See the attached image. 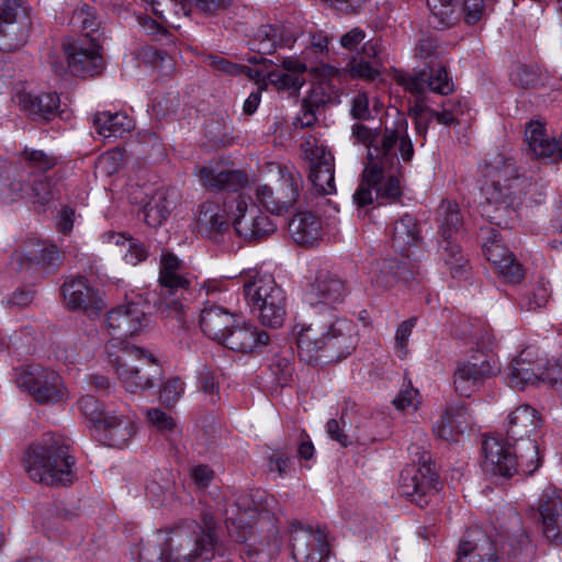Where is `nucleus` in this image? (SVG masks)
<instances>
[{"instance_id":"nucleus-1","label":"nucleus","mask_w":562,"mask_h":562,"mask_svg":"<svg viewBox=\"0 0 562 562\" xmlns=\"http://www.w3.org/2000/svg\"><path fill=\"white\" fill-rule=\"evenodd\" d=\"M216 522L212 516H205L203 527L198 526L199 535L189 527H176L159 531L138 550L139 562H192L200 558L210 561L216 551Z\"/></svg>"},{"instance_id":"nucleus-2","label":"nucleus","mask_w":562,"mask_h":562,"mask_svg":"<svg viewBox=\"0 0 562 562\" xmlns=\"http://www.w3.org/2000/svg\"><path fill=\"white\" fill-rule=\"evenodd\" d=\"M297 353L308 364L329 363L348 357L357 345L356 325L346 318L316 319L293 326Z\"/></svg>"},{"instance_id":"nucleus-3","label":"nucleus","mask_w":562,"mask_h":562,"mask_svg":"<svg viewBox=\"0 0 562 562\" xmlns=\"http://www.w3.org/2000/svg\"><path fill=\"white\" fill-rule=\"evenodd\" d=\"M76 463L70 439L54 432L44 434L32 442L23 457V468L30 479L47 486L71 485Z\"/></svg>"},{"instance_id":"nucleus-4","label":"nucleus","mask_w":562,"mask_h":562,"mask_svg":"<svg viewBox=\"0 0 562 562\" xmlns=\"http://www.w3.org/2000/svg\"><path fill=\"white\" fill-rule=\"evenodd\" d=\"M482 453V468L493 475L510 477L518 468L522 473L532 475L540 467L538 445L529 437L512 445L502 437L485 436Z\"/></svg>"},{"instance_id":"nucleus-5","label":"nucleus","mask_w":562,"mask_h":562,"mask_svg":"<svg viewBox=\"0 0 562 562\" xmlns=\"http://www.w3.org/2000/svg\"><path fill=\"white\" fill-rule=\"evenodd\" d=\"M351 134L357 142L367 146L368 165L375 162L397 167L398 154L404 161H409L414 155L407 122L404 119L396 120L393 127H385L382 135L362 123L355 124Z\"/></svg>"},{"instance_id":"nucleus-6","label":"nucleus","mask_w":562,"mask_h":562,"mask_svg":"<svg viewBox=\"0 0 562 562\" xmlns=\"http://www.w3.org/2000/svg\"><path fill=\"white\" fill-rule=\"evenodd\" d=\"M244 294L261 325L270 328L283 325L286 316V296L272 274L256 272L245 281Z\"/></svg>"},{"instance_id":"nucleus-7","label":"nucleus","mask_w":562,"mask_h":562,"mask_svg":"<svg viewBox=\"0 0 562 562\" xmlns=\"http://www.w3.org/2000/svg\"><path fill=\"white\" fill-rule=\"evenodd\" d=\"M108 355L117 379L131 393L150 389L161 378V369L156 359L140 348L124 346L114 352L108 347Z\"/></svg>"},{"instance_id":"nucleus-8","label":"nucleus","mask_w":562,"mask_h":562,"mask_svg":"<svg viewBox=\"0 0 562 562\" xmlns=\"http://www.w3.org/2000/svg\"><path fill=\"white\" fill-rule=\"evenodd\" d=\"M190 279L187 277L184 266L175 255L166 252L161 256L159 268L160 292L154 302L164 317L176 318L183 322L186 304L188 301Z\"/></svg>"},{"instance_id":"nucleus-9","label":"nucleus","mask_w":562,"mask_h":562,"mask_svg":"<svg viewBox=\"0 0 562 562\" xmlns=\"http://www.w3.org/2000/svg\"><path fill=\"white\" fill-rule=\"evenodd\" d=\"M408 452L412 464L401 472L398 490L402 496L424 507L438 492V475L424 446L412 445Z\"/></svg>"},{"instance_id":"nucleus-10","label":"nucleus","mask_w":562,"mask_h":562,"mask_svg":"<svg viewBox=\"0 0 562 562\" xmlns=\"http://www.w3.org/2000/svg\"><path fill=\"white\" fill-rule=\"evenodd\" d=\"M394 80L405 91L416 95V102L409 109V114L416 120H419L424 113L429 115V110H431L425 104V92L427 90L441 95H447L454 90L453 81L443 66H429L413 74L396 71Z\"/></svg>"},{"instance_id":"nucleus-11","label":"nucleus","mask_w":562,"mask_h":562,"mask_svg":"<svg viewBox=\"0 0 562 562\" xmlns=\"http://www.w3.org/2000/svg\"><path fill=\"white\" fill-rule=\"evenodd\" d=\"M397 167L385 164L367 165L362 179L352 195L353 202L359 207L373 203L374 199L394 202L401 198L402 190L400 179L395 175Z\"/></svg>"},{"instance_id":"nucleus-12","label":"nucleus","mask_w":562,"mask_h":562,"mask_svg":"<svg viewBox=\"0 0 562 562\" xmlns=\"http://www.w3.org/2000/svg\"><path fill=\"white\" fill-rule=\"evenodd\" d=\"M63 46L67 65L55 57L50 60L52 68L57 75L61 76L69 71L74 76L86 77L100 72L102 56L95 42L88 38L67 41Z\"/></svg>"},{"instance_id":"nucleus-13","label":"nucleus","mask_w":562,"mask_h":562,"mask_svg":"<svg viewBox=\"0 0 562 562\" xmlns=\"http://www.w3.org/2000/svg\"><path fill=\"white\" fill-rule=\"evenodd\" d=\"M501 371L499 362L492 350H476L469 360L460 363L454 371V387L462 396H470L487 379Z\"/></svg>"},{"instance_id":"nucleus-14","label":"nucleus","mask_w":562,"mask_h":562,"mask_svg":"<svg viewBox=\"0 0 562 562\" xmlns=\"http://www.w3.org/2000/svg\"><path fill=\"white\" fill-rule=\"evenodd\" d=\"M15 383L41 404L57 403L66 394L60 375L55 370L41 367L21 369L16 373Z\"/></svg>"},{"instance_id":"nucleus-15","label":"nucleus","mask_w":562,"mask_h":562,"mask_svg":"<svg viewBox=\"0 0 562 562\" xmlns=\"http://www.w3.org/2000/svg\"><path fill=\"white\" fill-rule=\"evenodd\" d=\"M232 215L236 234L245 240H257L276 232L277 225L270 217L243 196L236 199Z\"/></svg>"},{"instance_id":"nucleus-16","label":"nucleus","mask_w":562,"mask_h":562,"mask_svg":"<svg viewBox=\"0 0 562 562\" xmlns=\"http://www.w3.org/2000/svg\"><path fill=\"white\" fill-rule=\"evenodd\" d=\"M61 294L66 307L74 312L82 311L89 316H95L105 307L103 293L92 288L83 277L65 281Z\"/></svg>"},{"instance_id":"nucleus-17","label":"nucleus","mask_w":562,"mask_h":562,"mask_svg":"<svg viewBox=\"0 0 562 562\" xmlns=\"http://www.w3.org/2000/svg\"><path fill=\"white\" fill-rule=\"evenodd\" d=\"M195 175L203 188L214 192H237L248 183L246 172L223 162L199 166L195 168Z\"/></svg>"},{"instance_id":"nucleus-18","label":"nucleus","mask_w":562,"mask_h":562,"mask_svg":"<svg viewBox=\"0 0 562 562\" xmlns=\"http://www.w3.org/2000/svg\"><path fill=\"white\" fill-rule=\"evenodd\" d=\"M306 158L310 161L308 179L321 194L336 192L334 157L323 145L316 142H306L303 145Z\"/></svg>"},{"instance_id":"nucleus-19","label":"nucleus","mask_w":562,"mask_h":562,"mask_svg":"<svg viewBox=\"0 0 562 562\" xmlns=\"http://www.w3.org/2000/svg\"><path fill=\"white\" fill-rule=\"evenodd\" d=\"M105 324L114 339H123L139 334L148 327L149 319L137 303H127L111 310Z\"/></svg>"},{"instance_id":"nucleus-20","label":"nucleus","mask_w":562,"mask_h":562,"mask_svg":"<svg viewBox=\"0 0 562 562\" xmlns=\"http://www.w3.org/2000/svg\"><path fill=\"white\" fill-rule=\"evenodd\" d=\"M226 527L231 537L237 542H246L251 538L252 525L251 520L256 515L259 518H269L268 510L261 509L254 499L247 495L240 497L237 504L225 510Z\"/></svg>"},{"instance_id":"nucleus-21","label":"nucleus","mask_w":562,"mask_h":562,"mask_svg":"<svg viewBox=\"0 0 562 562\" xmlns=\"http://www.w3.org/2000/svg\"><path fill=\"white\" fill-rule=\"evenodd\" d=\"M488 236L483 243V251L487 260L496 268L506 282L518 283L524 276L520 263L505 247L495 228L487 231Z\"/></svg>"},{"instance_id":"nucleus-22","label":"nucleus","mask_w":562,"mask_h":562,"mask_svg":"<svg viewBox=\"0 0 562 562\" xmlns=\"http://www.w3.org/2000/svg\"><path fill=\"white\" fill-rule=\"evenodd\" d=\"M514 191L510 184L502 186L499 181H494L481 189L480 209L483 217L492 224L502 226V217L514 212Z\"/></svg>"},{"instance_id":"nucleus-23","label":"nucleus","mask_w":562,"mask_h":562,"mask_svg":"<svg viewBox=\"0 0 562 562\" xmlns=\"http://www.w3.org/2000/svg\"><path fill=\"white\" fill-rule=\"evenodd\" d=\"M292 557L296 562H322L329 548L321 530L295 527L291 531Z\"/></svg>"},{"instance_id":"nucleus-24","label":"nucleus","mask_w":562,"mask_h":562,"mask_svg":"<svg viewBox=\"0 0 562 562\" xmlns=\"http://www.w3.org/2000/svg\"><path fill=\"white\" fill-rule=\"evenodd\" d=\"M346 295V283L338 274L319 270L305 292V300L311 305H334L341 303Z\"/></svg>"},{"instance_id":"nucleus-25","label":"nucleus","mask_w":562,"mask_h":562,"mask_svg":"<svg viewBox=\"0 0 562 562\" xmlns=\"http://www.w3.org/2000/svg\"><path fill=\"white\" fill-rule=\"evenodd\" d=\"M454 562H499V557L488 536L479 528H472L460 539Z\"/></svg>"},{"instance_id":"nucleus-26","label":"nucleus","mask_w":562,"mask_h":562,"mask_svg":"<svg viewBox=\"0 0 562 562\" xmlns=\"http://www.w3.org/2000/svg\"><path fill=\"white\" fill-rule=\"evenodd\" d=\"M538 513L543 536L553 543L562 544V490L546 488L539 499Z\"/></svg>"},{"instance_id":"nucleus-27","label":"nucleus","mask_w":562,"mask_h":562,"mask_svg":"<svg viewBox=\"0 0 562 562\" xmlns=\"http://www.w3.org/2000/svg\"><path fill=\"white\" fill-rule=\"evenodd\" d=\"M269 341V335L256 325L235 323L221 345L236 352L252 353L259 352Z\"/></svg>"},{"instance_id":"nucleus-28","label":"nucleus","mask_w":562,"mask_h":562,"mask_svg":"<svg viewBox=\"0 0 562 562\" xmlns=\"http://www.w3.org/2000/svg\"><path fill=\"white\" fill-rule=\"evenodd\" d=\"M234 324L235 315L223 306L206 304L201 311L199 319L201 330L218 344H222Z\"/></svg>"},{"instance_id":"nucleus-29","label":"nucleus","mask_w":562,"mask_h":562,"mask_svg":"<svg viewBox=\"0 0 562 562\" xmlns=\"http://www.w3.org/2000/svg\"><path fill=\"white\" fill-rule=\"evenodd\" d=\"M526 142L532 155L541 160L557 161L562 158V132L560 138H549L539 122H531L525 132Z\"/></svg>"},{"instance_id":"nucleus-30","label":"nucleus","mask_w":562,"mask_h":562,"mask_svg":"<svg viewBox=\"0 0 562 562\" xmlns=\"http://www.w3.org/2000/svg\"><path fill=\"white\" fill-rule=\"evenodd\" d=\"M306 65L296 57L282 59L281 69L268 71V81L278 90L297 91L305 83Z\"/></svg>"},{"instance_id":"nucleus-31","label":"nucleus","mask_w":562,"mask_h":562,"mask_svg":"<svg viewBox=\"0 0 562 562\" xmlns=\"http://www.w3.org/2000/svg\"><path fill=\"white\" fill-rule=\"evenodd\" d=\"M293 240L304 247L315 246L323 237L321 220L311 212H302L294 215L288 225Z\"/></svg>"},{"instance_id":"nucleus-32","label":"nucleus","mask_w":562,"mask_h":562,"mask_svg":"<svg viewBox=\"0 0 562 562\" xmlns=\"http://www.w3.org/2000/svg\"><path fill=\"white\" fill-rule=\"evenodd\" d=\"M60 100L56 93H21L19 105L21 110L35 121H49L58 113Z\"/></svg>"},{"instance_id":"nucleus-33","label":"nucleus","mask_w":562,"mask_h":562,"mask_svg":"<svg viewBox=\"0 0 562 562\" xmlns=\"http://www.w3.org/2000/svg\"><path fill=\"white\" fill-rule=\"evenodd\" d=\"M177 204V194L170 190H158L143 207L144 221L157 227L166 221Z\"/></svg>"},{"instance_id":"nucleus-34","label":"nucleus","mask_w":562,"mask_h":562,"mask_svg":"<svg viewBox=\"0 0 562 562\" xmlns=\"http://www.w3.org/2000/svg\"><path fill=\"white\" fill-rule=\"evenodd\" d=\"M97 133L104 137H121L134 127L133 120L123 112H99L93 117Z\"/></svg>"},{"instance_id":"nucleus-35","label":"nucleus","mask_w":562,"mask_h":562,"mask_svg":"<svg viewBox=\"0 0 562 562\" xmlns=\"http://www.w3.org/2000/svg\"><path fill=\"white\" fill-rule=\"evenodd\" d=\"M91 436L108 447H122L135 432V424H91Z\"/></svg>"},{"instance_id":"nucleus-36","label":"nucleus","mask_w":562,"mask_h":562,"mask_svg":"<svg viewBox=\"0 0 562 562\" xmlns=\"http://www.w3.org/2000/svg\"><path fill=\"white\" fill-rule=\"evenodd\" d=\"M144 4L149 5L151 12L161 23L167 26L178 29L177 23L180 18L190 14V8L184 0H140Z\"/></svg>"},{"instance_id":"nucleus-37","label":"nucleus","mask_w":562,"mask_h":562,"mask_svg":"<svg viewBox=\"0 0 562 562\" xmlns=\"http://www.w3.org/2000/svg\"><path fill=\"white\" fill-rule=\"evenodd\" d=\"M393 247L401 254L408 257L412 246H415L419 239V228L417 221L409 214L403 215L393 228Z\"/></svg>"},{"instance_id":"nucleus-38","label":"nucleus","mask_w":562,"mask_h":562,"mask_svg":"<svg viewBox=\"0 0 562 562\" xmlns=\"http://www.w3.org/2000/svg\"><path fill=\"white\" fill-rule=\"evenodd\" d=\"M280 179L274 188L279 215L288 212L296 202L301 178L286 169H279Z\"/></svg>"},{"instance_id":"nucleus-39","label":"nucleus","mask_w":562,"mask_h":562,"mask_svg":"<svg viewBox=\"0 0 562 562\" xmlns=\"http://www.w3.org/2000/svg\"><path fill=\"white\" fill-rule=\"evenodd\" d=\"M198 227L203 234H221L228 228L226 215L220 204L204 202L199 212Z\"/></svg>"},{"instance_id":"nucleus-40","label":"nucleus","mask_w":562,"mask_h":562,"mask_svg":"<svg viewBox=\"0 0 562 562\" xmlns=\"http://www.w3.org/2000/svg\"><path fill=\"white\" fill-rule=\"evenodd\" d=\"M411 274L406 266L401 265L397 260H382L376 263L372 282L378 288L390 289L400 280L407 281Z\"/></svg>"},{"instance_id":"nucleus-41","label":"nucleus","mask_w":562,"mask_h":562,"mask_svg":"<svg viewBox=\"0 0 562 562\" xmlns=\"http://www.w3.org/2000/svg\"><path fill=\"white\" fill-rule=\"evenodd\" d=\"M438 216L440 218L439 231L443 238V243L451 241L452 235L458 233L462 225V217L457 203L443 200L438 207Z\"/></svg>"},{"instance_id":"nucleus-42","label":"nucleus","mask_w":562,"mask_h":562,"mask_svg":"<svg viewBox=\"0 0 562 562\" xmlns=\"http://www.w3.org/2000/svg\"><path fill=\"white\" fill-rule=\"evenodd\" d=\"M77 409L79 411L81 417L88 422H122V419L131 422L132 418L135 417L130 415L116 416L104 413L102 404L91 395L82 396L77 402Z\"/></svg>"},{"instance_id":"nucleus-43","label":"nucleus","mask_w":562,"mask_h":562,"mask_svg":"<svg viewBox=\"0 0 562 562\" xmlns=\"http://www.w3.org/2000/svg\"><path fill=\"white\" fill-rule=\"evenodd\" d=\"M27 38V21L0 22V48L3 50H15L20 48Z\"/></svg>"},{"instance_id":"nucleus-44","label":"nucleus","mask_w":562,"mask_h":562,"mask_svg":"<svg viewBox=\"0 0 562 562\" xmlns=\"http://www.w3.org/2000/svg\"><path fill=\"white\" fill-rule=\"evenodd\" d=\"M508 382L513 387L524 389L539 381L531 363L524 359H515L509 366Z\"/></svg>"},{"instance_id":"nucleus-45","label":"nucleus","mask_w":562,"mask_h":562,"mask_svg":"<svg viewBox=\"0 0 562 562\" xmlns=\"http://www.w3.org/2000/svg\"><path fill=\"white\" fill-rule=\"evenodd\" d=\"M432 18L437 21L436 27H447L457 19V0H427Z\"/></svg>"},{"instance_id":"nucleus-46","label":"nucleus","mask_w":562,"mask_h":562,"mask_svg":"<svg viewBox=\"0 0 562 562\" xmlns=\"http://www.w3.org/2000/svg\"><path fill=\"white\" fill-rule=\"evenodd\" d=\"M442 248L445 252V262L450 270L451 277H465L469 270V260L461 252L460 247L452 241H447Z\"/></svg>"},{"instance_id":"nucleus-47","label":"nucleus","mask_w":562,"mask_h":562,"mask_svg":"<svg viewBox=\"0 0 562 562\" xmlns=\"http://www.w3.org/2000/svg\"><path fill=\"white\" fill-rule=\"evenodd\" d=\"M250 49L260 55L273 53L277 47V33L273 25H262L249 41Z\"/></svg>"},{"instance_id":"nucleus-48","label":"nucleus","mask_w":562,"mask_h":562,"mask_svg":"<svg viewBox=\"0 0 562 562\" xmlns=\"http://www.w3.org/2000/svg\"><path fill=\"white\" fill-rule=\"evenodd\" d=\"M21 159L25 161L27 167L41 172H46L57 164L56 157L48 155L43 150L30 148H25L21 153Z\"/></svg>"},{"instance_id":"nucleus-49","label":"nucleus","mask_w":562,"mask_h":562,"mask_svg":"<svg viewBox=\"0 0 562 562\" xmlns=\"http://www.w3.org/2000/svg\"><path fill=\"white\" fill-rule=\"evenodd\" d=\"M57 193L58 191L55 188V183L50 179L45 178L44 180L33 183L30 192V201L44 206L54 200Z\"/></svg>"},{"instance_id":"nucleus-50","label":"nucleus","mask_w":562,"mask_h":562,"mask_svg":"<svg viewBox=\"0 0 562 562\" xmlns=\"http://www.w3.org/2000/svg\"><path fill=\"white\" fill-rule=\"evenodd\" d=\"M142 57L159 69L165 76L171 74L175 69L173 59L165 50H159L154 47H146L142 52Z\"/></svg>"},{"instance_id":"nucleus-51","label":"nucleus","mask_w":562,"mask_h":562,"mask_svg":"<svg viewBox=\"0 0 562 562\" xmlns=\"http://www.w3.org/2000/svg\"><path fill=\"white\" fill-rule=\"evenodd\" d=\"M270 370L276 376V381L279 385H286L293 375V363L289 357L274 356L270 363Z\"/></svg>"},{"instance_id":"nucleus-52","label":"nucleus","mask_w":562,"mask_h":562,"mask_svg":"<svg viewBox=\"0 0 562 562\" xmlns=\"http://www.w3.org/2000/svg\"><path fill=\"white\" fill-rule=\"evenodd\" d=\"M128 243L127 251L124 256V259L127 263L136 266L137 263L144 261L147 258L148 251L144 244L134 240L133 238H127L124 235L115 236V244H124Z\"/></svg>"},{"instance_id":"nucleus-53","label":"nucleus","mask_w":562,"mask_h":562,"mask_svg":"<svg viewBox=\"0 0 562 562\" xmlns=\"http://www.w3.org/2000/svg\"><path fill=\"white\" fill-rule=\"evenodd\" d=\"M350 72L353 77L374 80L379 76L378 61L364 60V57H353L349 63Z\"/></svg>"},{"instance_id":"nucleus-54","label":"nucleus","mask_w":562,"mask_h":562,"mask_svg":"<svg viewBox=\"0 0 562 562\" xmlns=\"http://www.w3.org/2000/svg\"><path fill=\"white\" fill-rule=\"evenodd\" d=\"M473 417L471 406L464 401H457L447 405L441 416V422H464Z\"/></svg>"},{"instance_id":"nucleus-55","label":"nucleus","mask_w":562,"mask_h":562,"mask_svg":"<svg viewBox=\"0 0 562 562\" xmlns=\"http://www.w3.org/2000/svg\"><path fill=\"white\" fill-rule=\"evenodd\" d=\"M31 187L22 180H12L2 190V200L4 203H13L19 200L27 199L30 201Z\"/></svg>"},{"instance_id":"nucleus-56","label":"nucleus","mask_w":562,"mask_h":562,"mask_svg":"<svg viewBox=\"0 0 562 562\" xmlns=\"http://www.w3.org/2000/svg\"><path fill=\"white\" fill-rule=\"evenodd\" d=\"M355 424H328V435L342 447L351 445L356 438Z\"/></svg>"},{"instance_id":"nucleus-57","label":"nucleus","mask_w":562,"mask_h":562,"mask_svg":"<svg viewBox=\"0 0 562 562\" xmlns=\"http://www.w3.org/2000/svg\"><path fill=\"white\" fill-rule=\"evenodd\" d=\"M550 294L551 288L549 282L541 280L538 283L532 295H528L527 297L524 299L522 304L529 311L537 310L548 302Z\"/></svg>"},{"instance_id":"nucleus-58","label":"nucleus","mask_w":562,"mask_h":562,"mask_svg":"<svg viewBox=\"0 0 562 562\" xmlns=\"http://www.w3.org/2000/svg\"><path fill=\"white\" fill-rule=\"evenodd\" d=\"M29 257L37 263L55 267L59 259V252L54 245H41L37 249L29 251Z\"/></svg>"},{"instance_id":"nucleus-59","label":"nucleus","mask_w":562,"mask_h":562,"mask_svg":"<svg viewBox=\"0 0 562 562\" xmlns=\"http://www.w3.org/2000/svg\"><path fill=\"white\" fill-rule=\"evenodd\" d=\"M416 325V318L412 317L402 322L395 333V349L400 352V358L406 356V346L412 335L413 328Z\"/></svg>"},{"instance_id":"nucleus-60","label":"nucleus","mask_w":562,"mask_h":562,"mask_svg":"<svg viewBox=\"0 0 562 562\" xmlns=\"http://www.w3.org/2000/svg\"><path fill=\"white\" fill-rule=\"evenodd\" d=\"M183 391V383L180 381V379L172 378L162 385L159 392V398L162 403L170 406L181 397Z\"/></svg>"},{"instance_id":"nucleus-61","label":"nucleus","mask_w":562,"mask_h":562,"mask_svg":"<svg viewBox=\"0 0 562 562\" xmlns=\"http://www.w3.org/2000/svg\"><path fill=\"white\" fill-rule=\"evenodd\" d=\"M256 199L271 214L279 215V207L276 199V190L268 184H260L256 188Z\"/></svg>"},{"instance_id":"nucleus-62","label":"nucleus","mask_w":562,"mask_h":562,"mask_svg":"<svg viewBox=\"0 0 562 562\" xmlns=\"http://www.w3.org/2000/svg\"><path fill=\"white\" fill-rule=\"evenodd\" d=\"M27 21L21 0H4L0 11V22H20Z\"/></svg>"},{"instance_id":"nucleus-63","label":"nucleus","mask_w":562,"mask_h":562,"mask_svg":"<svg viewBox=\"0 0 562 562\" xmlns=\"http://www.w3.org/2000/svg\"><path fill=\"white\" fill-rule=\"evenodd\" d=\"M415 54L419 58L428 59L439 56V46L436 37L423 35L416 45Z\"/></svg>"},{"instance_id":"nucleus-64","label":"nucleus","mask_w":562,"mask_h":562,"mask_svg":"<svg viewBox=\"0 0 562 562\" xmlns=\"http://www.w3.org/2000/svg\"><path fill=\"white\" fill-rule=\"evenodd\" d=\"M205 64L214 70L228 75H241L244 68L240 65L233 64L222 56L207 55L204 59Z\"/></svg>"}]
</instances>
